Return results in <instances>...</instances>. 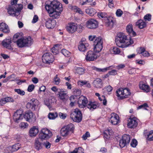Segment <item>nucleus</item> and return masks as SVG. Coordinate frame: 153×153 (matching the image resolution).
Listing matches in <instances>:
<instances>
[{
    "instance_id": "1",
    "label": "nucleus",
    "mask_w": 153,
    "mask_h": 153,
    "mask_svg": "<svg viewBox=\"0 0 153 153\" xmlns=\"http://www.w3.org/2000/svg\"><path fill=\"white\" fill-rule=\"evenodd\" d=\"M45 8L49 14L50 16L53 19H58L61 13L62 6L59 2L56 1H48L45 3Z\"/></svg>"
},
{
    "instance_id": "2",
    "label": "nucleus",
    "mask_w": 153,
    "mask_h": 153,
    "mask_svg": "<svg viewBox=\"0 0 153 153\" xmlns=\"http://www.w3.org/2000/svg\"><path fill=\"white\" fill-rule=\"evenodd\" d=\"M116 45L119 47L125 48L133 43V41L131 37L128 39L127 36L122 33H118L115 39Z\"/></svg>"
},
{
    "instance_id": "3",
    "label": "nucleus",
    "mask_w": 153,
    "mask_h": 153,
    "mask_svg": "<svg viewBox=\"0 0 153 153\" xmlns=\"http://www.w3.org/2000/svg\"><path fill=\"white\" fill-rule=\"evenodd\" d=\"M19 34H15L13 37V41L16 43L18 47L20 48L28 47L30 46L33 42V39L30 37L21 38L16 40L19 37Z\"/></svg>"
},
{
    "instance_id": "4",
    "label": "nucleus",
    "mask_w": 153,
    "mask_h": 153,
    "mask_svg": "<svg viewBox=\"0 0 153 153\" xmlns=\"http://www.w3.org/2000/svg\"><path fill=\"white\" fill-rule=\"evenodd\" d=\"M88 100L87 98L83 96H80L78 101V104L79 108H83L86 106L87 108L91 111L98 108L100 106V104L96 102H92L90 101L89 103L87 104Z\"/></svg>"
},
{
    "instance_id": "5",
    "label": "nucleus",
    "mask_w": 153,
    "mask_h": 153,
    "mask_svg": "<svg viewBox=\"0 0 153 153\" xmlns=\"http://www.w3.org/2000/svg\"><path fill=\"white\" fill-rule=\"evenodd\" d=\"M117 96L120 99L126 98L131 94L128 88H120L116 91Z\"/></svg>"
},
{
    "instance_id": "6",
    "label": "nucleus",
    "mask_w": 153,
    "mask_h": 153,
    "mask_svg": "<svg viewBox=\"0 0 153 153\" xmlns=\"http://www.w3.org/2000/svg\"><path fill=\"white\" fill-rule=\"evenodd\" d=\"M23 8L22 4H17L16 7L14 5H10L8 7V13L10 15L15 16L16 13L20 12Z\"/></svg>"
},
{
    "instance_id": "7",
    "label": "nucleus",
    "mask_w": 153,
    "mask_h": 153,
    "mask_svg": "<svg viewBox=\"0 0 153 153\" xmlns=\"http://www.w3.org/2000/svg\"><path fill=\"white\" fill-rule=\"evenodd\" d=\"M70 117L74 121L79 123L82 119L81 111L78 108H76L74 111L71 114Z\"/></svg>"
},
{
    "instance_id": "8",
    "label": "nucleus",
    "mask_w": 153,
    "mask_h": 153,
    "mask_svg": "<svg viewBox=\"0 0 153 153\" xmlns=\"http://www.w3.org/2000/svg\"><path fill=\"white\" fill-rule=\"evenodd\" d=\"M98 17L100 18L104 19V22L105 25L107 26L110 27H113L114 22L111 17H107V15L105 13L100 12L97 14Z\"/></svg>"
},
{
    "instance_id": "9",
    "label": "nucleus",
    "mask_w": 153,
    "mask_h": 153,
    "mask_svg": "<svg viewBox=\"0 0 153 153\" xmlns=\"http://www.w3.org/2000/svg\"><path fill=\"white\" fill-rule=\"evenodd\" d=\"M103 39L101 37L99 36L94 42V50L95 52L99 53L102 50L103 46Z\"/></svg>"
},
{
    "instance_id": "10",
    "label": "nucleus",
    "mask_w": 153,
    "mask_h": 153,
    "mask_svg": "<svg viewBox=\"0 0 153 153\" xmlns=\"http://www.w3.org/2000/svg\"><path fill=\"white\" fill-rule=\"evenodd\" d=\"M51 132L46 128L42 129L39 134V137L42 140H47L52 136Z\"/></svg>"
},
{
    "instance_id": "11",
    "label": "nucleus",
    "mask_w": 153,
    "mask_h": 153,
    "mask_svg": "<svg viewBox=\"0 0 153 153\" xmlns=\"http://www.w3.org/2000/svg\"><path fill=\"white\" fill-rule=\"evenodd\" d=\"M74 128V125L72 124H69L61 129L60 131V134L62 136L66 137L69 134V131H73Z\"/></svg>"
},
{
    "instance_id": "12",
    "label": "nucleus",
    "mask_w": 153,
    "mask_h": 153,
    "mask_svg": "<svg viewBox=\"0 0 153 153\" xmlns=\"http://www.w3.org/2000/svg\"><path fill=\"white\" fill-rule=\"evenodd\" d=\"M38 100L34 99H32L30 101V102L27 104L26 107L28 109L33 111L38 109Z\"/></svg>"
},
{
    "instance_id": "13",
    "label": "nucleus",
    "mask_w": 153,
    "mask_h": 153,
    "mask_svg": "<svg viewBox=\"0 0 153 153\" xmlns=\"http://www.w3.org/2000/svg\"><path fill=\"white\" fill-rule=\"evenodd\" d=\"M127 126L130 128H135L138 124L139 120L136 117H130L128 120Z\"/></svg>"
},
{
    "instance_id": "14",
    "label": "nucleus",
    "mask_w": 153,
    "mask_h": 153,
    "mask_svg": "<svg viewBox=\"0 0 153 153\" xmlns=\"http://www.w3.org/2000/svg\"><path fill=\"white\" fill-rule=\"evenodd\" d=\"M98 53L89 51L86 55L85 59L87 61H93L97 59L99 56Z\"/></svg>"
},
{
    "instance_id": "15",
    "label": "nucleus",
    "mask_w": 153,
    "mask_h": 153,
    "mask_svg": "<svg viewBox=\"0 0 153 153\" xmlns=\"http://www.w3.org/2000/svg\"><path fill=\"white\" fill-rule=\"evenodd\" d=\"M42 59L44 63L49 64L53 61L54 57L51 54L47 53L43 55Z\"/></svg>"
},
{
    "instance_id": "16",
    "label": "nucleus",
    "mask_w": 153,
    "mask_h": 153,
    "mask_svg": "<svg viewBox=\"0 0 153 153\" xmlns=\"http://www.w3.org/2000/svg\"><path fill=\"white\" fill-rule=\"evenodd\" d=\"M130 137L127 134H124L122 137V139L119 142V145L120 147L123 148L129 144L130 141Z\"/></svg>"
},
{
    "instance_id": "17",
    "label": "nucleus",
    "mask_w": 153,
    "mask_h": 153,
    "mask_svg": "<svg viewBox=\"0 0 153 153\" xmlns=\"http://www.w3.org/2000/svg\"><path fill=\"white\" fill-rule=\"evenodd\" d=\"M86 25L87 27L90 29H95L98 26L97 22L93 19H90L88 20Z\"/></svg>"
},
{
    "instance_id": "18",
    "label": "nucleus",
    "mask_w": 153,
    "mask_h": 153,
    "mask_svg": "<svg viewBox=\"0 0 153 153\" xmlns=\"http://www.w3.org/2000/svg\"><path fill=\"white\" fill-rule=\"evenodd\" d=\"M77 28V24L75 23H69L66 27V28L67 31L70 33H73L75 32Z\"/></svg>"
},
{
    "instance_id": "19",
    "label": "nucleus",
    "mask_w": 153,
    "mask_h": 153,
    "mask_svg": "<svg viewBox=\"0 0 153 153\" xmlns=\"http://www.w3.org/2000/svg\"><path fill=\"white\" fill-rule=\"evenodd\" d=\"M23 118L22 111L21 110H17L14 114L13 119L16 123H18V121Z\"/></svg>"
},
{
    "instance_id": "20",
    "label": "nucleus",
    "mask_w": 153,
    "mask_h": 153,
    "mask_svg": "<svg viewBox=\"0 0 153 153\" xmlns=\"http://www.w3.org/2000/svg\"><path fill=\"white\" fill-rule=\"evenodd\" d=\"M57 95L59 99L63 101L67 100L68 97L67 92L64 91L62 89L59 92Z\"/></svg>"
},
{
    "instance_id": "21",
    "label": "nucleus",
    "mask_w": 153,
    "mask_h": 153,
    "mask_svg": "<svg viewBox=\"0 0 153 153\" xmlns=\"http://www.w3.org/2000/svg\"><path fill=\"white\" fill-rule=\"evenodd\" d=\"M21 147L20 144L19 143L15 144L12 146H9L6 148V150L8 151L7 152L12 153L13 152L17 151Z\"/></svg>"
},
{
    "instance_id": "22",
    "label": "nucleus",
    "mask_w": 153,
    "mask_h": 153,
    "mask_svg": "<svg viewBox=\"0 0 153 153\" xmlns=\"http://www.w3.org/2000/svg\"><path fill=\"white\" fill-rule=\"evenodd\" d=\"M88 45L89 44L86 43V41L81 40L79 43L78 48L79 51L84 52L86 50Z\"/></svg>"
},
{
    "instance_id": "23",
    "label": "nucleus",
    "mask_w": 153,
    "mask_h": 153,
    "mask_svg": "<svg viewBox=\"0 0 153 153\" xmlns=\"http://www.w3.org/2000/svg\"><path fill=\"white\" fill-rule=\"evenodd\" d=\"M11 42L12 41L10 39H5L2 41V44L3 46L6 48L13 50V48L10 44Z\"/></svg>"
},
{
    "instance_id": "24",
    "label": "nucleus",
    "mask_w": 153,
    "mask_h": 153,
    "mask_svg": "<svg viewBox=\"0 0 153 153\" xmlns=\"http://www.w3.org/2000/svg\"><path fill=\"white\" fill-rule=\"evenodd\" d=\"M23 116L27 121L30 122L33 120L34 115L31 111H28L25 113Z\"/></svg>"
},
{
    "instance_id": "25",
    "label": "nucleus",
    "mask_w": 153,
    "mask_h": 153,
    "mask_svg": "<svg viewBox=\"0 0 153 153\" xmlns=\"http://www.w3.org/2000/svg\"><path fill=\"white\" fill-rule=\"evenodd\" d=\"M110 121L112 124L117 125L119 122L118 116L115 113L111 114Z\"/></svg>"
},
{
    "instance_id": "26",
    "label": "nucleus",
    "mask_w": 153,
    "mask_h": 153,
    "mask_svg": "<svg viewBox=\"0 0 153 153\" xmlns=\"http://www.w3.org/2000/svg\"><path fill=\"white\" fill-rule=\"evenodd\" d=\"M0 31L7 33L10 32V30L8 25L5 23L2 22L0 23Z\"/></svg>"
},
{
    "instance_id": "27",
    "label": "nucleus",
    "mask_w": 153,
    "mask_h": 153,
    "mask_svg": "<svg viewBox=\"0 0 153 153\" xmlns=\"http://www.w3.org/2000/svg\"><path fill=\"white\" fill-rule=\"evenodd\" d=\"M56 25V22L54 19H48L46 22V26L48 29L53 28Z\"/></svg>"
},
{
    "instance_id": "28",
    "label": "nucleus",
    "mask_w": 153,
    "mask_h": 153,
    "mask_svg": "<svg viewBox=\"0 0 153 153\" xmlns=\"http://www.w3.org/2000/svg\"><path fill=\"white\" fill-rule=\"evenodd\" d=\"M42 144L41 141V139L39 138H36L35 140L34 146L35 148L38 150L42 148Z\"/></svg>"
},
{
    "instance_id": "29",
    "label": "nucleus",
    "mask_w": 153,
    "mask_h": 153,
    "mask_svg": "<svg viewBox=\"0 0 153 153\" xmlns=\"http://www.w3.org/2000/svg\"><path fill=\"white\" fill-rule=\"evenodd\" d=\"M94 86L97 88H101L102 86V80L100 78H97L93 82Z\"/></svg>"
},
{
    "instance_id": "30",
    "label": "nucleus",
    "mask_w": 153,
    "mask_h": 153,
    "mask_svg": "<svg viewBox=\"0 0 153 153\" xmlns=\"http://www.w3.org/2000/svg\"><path fill=\"white\" fill-rule=\"evenodd\" d=\"M126 30L131 36H134L136 35V33L133 30L131 25H128L126 27Z\"/></svg>"
},
{
    "instance_id": "31",
    "label": "nucleus",
    "mask_w": 153,
    "mask_h": 153,
    "mask_svg": "<svg viewBox=\"0 0 153 153\" xmlns=\"http://www.w3.org/2000/svg\"><path fill=\"white\" fill-rule=\"evenodd\" d=\"M39 132L38 128L36 126H34L31 128L29 131V134L31 137H35Z\"/></svg>"
},
{
    "instance_id": "32",
    "label": "nucleus",
    "mask_w": 153,
    "mask_h": 153,
    "mask_svg": "<svg viewBox=\"0 0 153 153\" xmlns=\"http://www.w3.org/2000/svg\"><path fill=\"white\" fill-rule=\"evenodd\" d=\"M136 26L140 29H143L146 26V24L145 22L143 21V20L140 19L138 20L136 23Z\"/></svg>"
},
{
    "instance_id": "33",
    "label": "nucleus",
    "mask_w": 153,
    "mask_h": 153,
    "mask_svg": "<svg viewBox=\"0 0 153 153\" xmlns=\"http://www.w3.org/2000/svg\"><path fill=\"white\" fill-rule=\"evenodd\" d=\"M139 86L140 88L144 92H148L150 91L149 86L143 83L142 82L140 83Z\"/></svg>"
},
{
    "instance_id": "34",
    "label": "nucleus",
    "mask_w": 153,
    "mask_h": 153,
    "mask_svg": "<svg viewBox=\"0 0 153 153\" xmlns=\"http://www.w3.org/2000/svg\"><path fill=\"white\" fill-rule=\"evenodd\" d=\"M112 66H111L108 67H106L103 68H100L94 67L93 68V69L94 70H95L98 72H106L107 70L110 69L111 68Z\"/></svg>"
},
{
    "instance_id": "35",
    "label": "nucleus",
    "mask_w": 153,
    "mask_h": 153,
    "mask_svg": "<svg viewBox=\"0 0 153 153\" xmlns=\"http://www.w3.org/2000/svg\"><path fill=\"white\" fill-rule=\"evenodd\" d=\"M110 51L111 53L114 54H119L120 52V49L116 47H113L111 48Z\"/></svg>"
},
{
    "instance_id": "36",
    "label": "nucleus",
    "mask_w": 153,
    "mask_h": 153,
    "mask_svg": "<svg viewBox=\"0 0 153 153\" xmlns=\"http://www.w3.org/2000/svg\"><path fill=\"white\" fill-rule=\"evenodd\" d=\"M85 12L87 14L91 16H94L96 13V10L93 8L87 9Z\"/></svg>"
},
{
    "instance_id": "37",
    "label": "nucleus",
    "mask_w": 153,
    "mask_h": 153,
    "mask_svg": "<svg viewBox=\"0 0 153 153\" xmlns=\"http://www.w3.org/2000/svg\"><path fill=\"white\" fill-rule=\"evenodd\" d=\"M61 53L65 56L67 57L69 56L71 54V53L70 52L65 49L62 50Z\"/></svg>"
},
{
    "instance_id": "38",
    "label": "nucleus",
    "mask_w": 153,
    "mask_h": 153,
    "mask_svg": "<svg viewBox=\"0 0 153 153\" xmlns=\"http://www.w3.org/2000/svg\"><path fill=\"white\" fill-rule=\"evenodd\" d=\"M103 136L105 138L108 139L110 138V134L109 130H105L103 133Z\"/></svg>"
},
{
    "instance_id": "39",
    "label": "nucleus",
    "mask_w": 153,
    "mask_h": 153,
    "mask_svg": "<svg viewBox=\"0 0 153 153\" xmlns=\"http://www.w3.org/2000/svg\"><path fill=\"white\" fill-rule=\"evenodd\" d=\"M57 113H49L48 114V118L50 119H54L57 117Z\"/></svg>"
},
{
    "instance_id": "40",
    "label": "nucleus",
    "mask_w": 153,
    "mask_h": 153,
    "mask_svg": "<svg viewBox=\"0 0 153 153\" xmlns=\"http://www.w3.org/2000/svg\"><path fill=\"white\" fill-rule=\"evenodd\" d=\"M76 71L79 74H82L85 73V69L82 68H78L76 69Z\"/></svg>"
},
{
    "instance_id": "41",
    "label": "nucleus",
    "mask_w": 153,
    "mask_h": 153,
    "mask_svg": "<svg viewBox=\"0 0 153 153\" xmlns=\"http://www.w3.org/2000/svg\"><path fill=\"white\" fill-rule=\"evenodd\" d=\"M147 138L149 141L153 140V131H150L147 135Z\"/></svg>"
},
{
    "instance_id": "42",
    "label": "nucleus",
    "mask_w": 153,
    "mask_h": 153,
    "mask_svg": "<svg viewBox=\"0 0 153 153\" xmlns=\"http://www.w3.org/2000/svg\"><path fill=\"white\" fill-rule=\"evenodd\" d=\"M28 124L27 123L22 122L21 123L19 126L21 129H25L28 126Z\"/></svg>"
},
{
    "instance_id": "43",
    "label": "nucleus",
    "mask_w": 153,
    "mask_h": 153,
    "mask_svg": "<svg viewBox=\"0 0 153 153\" xmlns=\"http://www.w3.org/2000/svg\"><path fill=\"white\" fill-rule=\"evenodd\" d=\"M15 91L21 95H24L25 94V91L20 89H15Z\"/></svg>"
},
{
    "instance_id": "44",
    "label": "nucleus",
    "mask_w": 153,
    "mask_h": 153,
    "mask_svg": "<svg viewBox=\"0 0 153 153\" xmlns=\"http://www.w3.org/2000/svg\"><path fill=\"white\" fill-rule=\"evenodd\" d=\"M58 75H56L54 78V80L55 82V84L56 85H58L60 82V79L58 77Z\"/></svg>"
},
{
    "instance_id": "45",
    "label": "nucleus",
    "mask_w": 153,
    "mask_h": 153,
    "mask_svg": "<svg viewBox=\"0 0 153 153\" xmlns=\"http://www.w3.org/2000/svg\"><path fill=\"white\" fill-rule=\"evenodd\" d=\"M5 103L7 102H13L14 100L12 98L10 97H7L4 99Z\"/></svg>"
},
{
    "instance_id": "46",
    "label": "nucleus",
    "mask_w": 153,
    "mask_h": 153,
    "mask_svg": "<svg viewBox=\"0 0 153 153\" xmlns=\"http://www.w3.org/2000/svg\"><path fill=\"white\" fill-rule=\"evenodd\" d=\"M137 142L136 140L133 139L130 145L133 147H135L137 145Z\"/></svg>"
},
{
    "instance_id": "47",
    "label": "nucleus",
    "mask_w": 153,
    "mask_h": 153,
    "mask_svg": "<svg viewBox=\"0 0 153 153\" xmlns=\"http://www.w3.org/2000/svg\"><path fill=\"white\" fill-rule=\"evenodd\" d=\"M144 18L146 21H150L151 19V15L149 14H147L145 16Z\"/></svg>"
},
{
    "instance_id": "48",
    "label": "nucleus",
    "mask_w": 153,
    "mask_h": 153,
    "mask_svg": "<svg viewBox=\"0 0 153 153\" xmlns=\"http://www.w3.org/2000/svg\"><path fill=\"white\" fill-rule=\"evenodd\" d=\"M148 107V104L146 103H145L143 104V105L139 106L138 107V109H139L141 108H143V109L145 110H147V108Z\"/></svg>"
},
{
    "instance_id": "49",
    "label": "nucleus",
    "mask_w": 153,
    "mask_h": 153,
    "mask_svg": "<svg viewBox=\"0 0 153 153\" xmlns=\"http://www.w3.org/2000/svg\"><path fill=\"white\" fill-rule=\"evenodd\" d=\"M112 66V67H112V68H111V69L112 68H117L118 70L122 69L125 67V65L124 64H120L117 66L116 67H115L114 66Z\"/></svg>"
},
{
    "instance_id": "50",
    "label": "nucleus",
    "mask_w": 153,
    "mask_h": 153,
    "mask_svg": "<svg viewBox=\"0 0 153 153\" xmlns=\"http://www.w3.org/2000/svg\"><path fill=\"white\" fill-rule=\"evenodd\" d=\"M68 7L69 9L73 10H74L76 11H77L79 10V8H78L76 6H73L71 5H69L68 6Z\"/></svg>"
},
{
    "instance_id": "51",
    "label": "nucleus",
    "mask_w": 153,
    "mask_h": 153,
    "mask_svg": "<svg viewBox=\"0 0 153 153\" xmlns=\"http://www.w3.org/2000/svg\"><path fill=\"white\" fill-rule=\"evenodd\" d=\"M45 104L49 108H51V102L50 101L48 100H44Z\"/></svg>"
},
{
    "instance_id": "52",
    "label": "nucleus",
    "mask_w": 153,
    "mask_h": 153,
    "mask_svg": "<svg viewBox=\"0 0 153 153\" xmlns=\"http://www.w3.org/2000/svg\"><path fill=\"white\" fill-rule=\"evenodd\" d=\"M90 137V133H89V132L87 131L86 132V133L85 134H84L83 135L82 137L84 140H85L87 139V137Z\"/></svg>"
},
{
    "instance_id": "53",
    "label": "nucleus",
    "mask_w": 153,
    "mask_h": 153,
    "mask_svg": "<svg viewBox=\"0 0 153 153\" xmlns=\"http://www.w3.org/2000/svg\"><path fill=\"white\" fill-rule=\"evenodd\" d=\"M62 89H60L57 88L56 86H53L51 88V90L54 92H58V94L59 93V92Z\"/></svg>"
},
{
    "instance_id": "54",
    "label": "nucleus",
    "mask_w": 153,
    "mask_h": 153,
    "mask_svg": "<svg viewBox=\"0 0 153 153\" xmlns=\"http://www.w3.org/2000/svg\"><path fill=\"white\" fill-rule=\"evenodd\" d=\"M35 86L33 85H30L28 87L27 91L30 92H31L33 90Z\"/></svg>"
},
{
    "instance_id": "55",
    "label": "nucleus",
    "mask_w": 153,
    "mask_h": 153,
    "mask_svg": "<svg viewBox=\"0 0 153 153\" xmlns=\"http://www.w3.org/2000/svg\"><path fill=\"white\" fill-rule=\"evenodd\" d=\"M43 144L47 149H49L51 147V143L47 141H46L44 142Z\"/></svg>"
},
{
    "instance_id": "56",
    "label": "nucleus",
    "mask_w": 153,
    "mask_h": 153,
    "mask_svg": "<svg viewBox=\"0 0 153 153\" xmlns=\"http://www.w3.org/2000/svg\"><path fill=\"white\" fill-rule=\"evenodd\" d=\"M116 14L117 16L120 17L123 14V12L120 9H118L116 11Z\"/></svg>"
},
{
    "instance_id": "57",
    "label": "nucleus",
    "mask_w": 153,
    "mask_h": 153,
    "mask_svg": "<svg viewBox=\"0 0 153 153\" xmlns=\"http://www.w3.org/2000/svg\"><path fill=\"white\" fill-rule=\"evenodd\" d=\"M98 37H97L95 36H89L88 38L89 40L91 41H95L96 38H97Z\"/></svg>"
},
{
    "instance_id": "58",
    "label": "nucleus",
    "mask_w": 153,
    "mask_h": 153,
    "mask_svg": "<svg viewBox=\"0 0 153 153\" xmlns=\"http://www.w3.org/2000/svg\"><path fill=\"white\" fill-rule=\"evenodd\" d=\"M86 81H87L85 80H79L78 82V85L81 86H82L84 85H85Z\"/></svg>"
},
{
    "instance_id": "59",
    "label": "nucleus",
    "mask_w": 153,
    "mask_h": 153,
    "mask_svg": "<svg viewBox=\"0 0 153 153\" xmlns=\"http://www.w3.org/2000/svg\"><path fill=\"white\" fill-rule=\"evenodd\" d=\"M109 75H114L117 74V71L116 70H112L111 71H109L108 73Z\"/></svg>"
},
{
    "instance_id": "60",
    "label": "nucleus",
    "mask_w": 153,
    "mask_h": 153,
    "mask_svg": "<svg viewBox=\"0 0 153 153\" xmlns=\"http://www.w3.org/2000/svg\"><path fill=\"white\" fill-rule=\"evenodd\" d=\"M112 88L111 86L108 85L106 87H105L104 88L102 89V90H104V89H106L108 92H111L112 90Z\"/></svg>"
},
{
    "instance_id": "61",
    "label": "nucleus",
    "mask_w": 153,
    "mask_h": 153,
    "mask_svg": "<svg viewBox=\"0 0 153 153\" xmlns=\"http://www.w3.org/2000/svg\"><path fill=\"white\" fill-rule=\"evenodd\" d=\"M93 0H82V3L81 5H83L87 4L88 3H90Z\"/></svg>"
},
{
    "instance_id": "62",
    "label": "nucleus",
    "mask_w": 153,
    "mask_h": 153,
    "mask_svg": "<svg viewBox=\"0 0 153 153\" xmlns=\"http://www.w3.org/2000/svg\"><path fill=\"white\" fill-rule=\"evenodd\" d=\"M38 17L36 15H35L32 21L33 23L36 22L38 20Z\"/></svg>"
},
{
    "instance_id": "63",
    "label": "nucleus",
    "mask_w": 153,
    "mask_h": 153,
    "mask_svg": "<svg viewBox=\"0 0 153 153\" xmlns=\"http://www.w3.org/2000/svg\"><path fill=\"white\" fill-rule=\"evenodd\" d=\"M76 151L77 153H84V149L81 147H79L77 149H76Z\"/></svg>"
},
{
    "instance_id": "64",
    "label": "nucleus",
    "mask_w": 153,
    "mask_h": 153,
    "mask_svg": "<svg viewBox=\"0 0 153 153\" xmlns=\"http://www.w3.org/2000/svg\"><path fill=\"white\" fill-rule=\"evenodd\" d=\"M46 88V87L45 86H42L39 88V91L38 92V93H40L41 92H44Z\"/></svg>"
}]
</instances>
